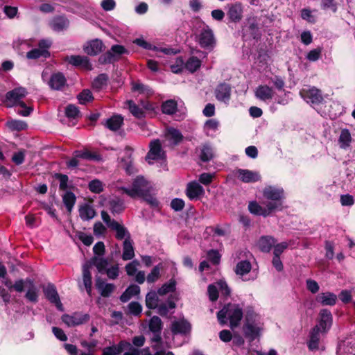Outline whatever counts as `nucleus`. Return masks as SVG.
Returning a JSON list of instances; mask_svg holds the SVG:
<instances>
[{"label":"nucleus","mask_w":355,"mask_h":355,"mask_svg":"<svg viewBox=\"0 0 355 355\" xmlns=\"http://www.w3.org/2000/svg\"><path fill=\"white\" fill-rule=\"evenodd\" d=\"M79 215L82 220H89L96 215L95 210L88 204H85L79 209Z\"/></svg>","instance_id":"nucleus-37"},{"label":"nucleus","mask_w":355,"mask_h":355,"mask_svg":"<svg viewBox=\"0 0 355 355\" xmlns=\"http://www.w3.org/2000/svg\"><path fill=\"white\" fill-rule=\"evenodd\" d=\"M79 103L85 105L94 100L92 93L89 89H83L77 96Z\"/></svg>","instance_id":"nucleus-51"},{"label":"nucleus","mask_w":355,"mask_h":355,"mask_svg":"<svg viewBox=\"0 0 355 355\" xmlns=\"http://www.w3.org/2000/svg\"><path fill=\"white\" fill-rule=\"evenodd\" d=\"M178 300V297L175 295H170L166 300V303H161L158 304L156 309H157V313L162 316H166L169 309H174L176 308L175 302Z\"/></svg>","instance_id":"nucleus-19"},{"label":"nucleus","mask_w":355,"mask_h":355,"mask_svg":"<svg viewBox=\"0 0 355 355\" xmlns=\"http://www.w3.org/2000/svg\"><path fill=\"white\" fill-rule=\"evenodd\" d=\"M104 125L112 131H117L123 125V117L120 114L113 115L107 119Z\"/></svg>","instance_id":"nucleus-25"},{"label":"nucleus","mask_w":355,"mask_h":355,"mask_svg":"<svg viewBox=\"0 0 355 355\" xmlns=\"http://www.w3.org/2000/svg\"><path fill=\"white\" fill-rule=\"evenodd\" d=\"M248 29L250 34L254 40L257 41L261 39V33L259 31V28L257 23L254 21L251 22L249 24Z\"/></svg>","instance_id":"nucleus-60"},{"label":"nucleus","mask_w":355,"mask_h":355,"mask_svg":"<svg viewBox=\"0 0 355 355\" xmlns=\"http://www.w3.org/2000/svg\"><path fill=\"white\" fill-rule=\"evenodd\" d=\"M50 55V52L46 49H33L26 53V58L31 60H36L41 57L48 58Z\"/></svg>","instance_id":"nucleus-38"},{"label":"nucleus","mask_w":355,"mask_h":355,"mask_svg":"<svg viewBox=\"0 0 355 355\" xmlns=\"http://www.w3.org/2000/svg\"><path fill=\"white\" fill-rule=\"evenodd\" d=\"M7 127L12 131H21L27 128V123L23 121L12 119L6 122Z\"/></svg>","instance_id":"nucleus-46"},{"label":"nucleus","mask_w":355,"mask_h":355,"mask_svg":"<svg viewBox=\"0 0 355 355\" xmlns=\"http://www.w3.org/2000/svg\"><path fill=\"white\" fill-rule=\"evenodd\" d=\"M50 25L53 31L60 32L68 28L69 21L68 19L64 16H58L53 19Z\"/></svg>","instance_id":"nucleus-26"},{"label":"nucleus","mask_w":355,"mask_h":355,"mask_svg":"<svg viewBox=\"0 0 355 355\" xmlns=\"http://www.w3.org/2000/svg\"><path fill=\"white\" fill-rule=\"evenodd\" d=\"M62 202L67 211L71 213L76 202V196L72 191H66L62 196Z\"/></svg>","instance_id":"nucleus-36"},{"label":"nucleus","mask_w":355,"mask_h":355,"mask_svg":"<svg viewBox=\"0 0 355 355\" xmlns=\"http://www.w3.org/2000/svg\"><path fill=\"white\" fill-rule=\"evenodd\" d=\"M227 17L230 22L238 23L243 17V8L240 3L227 4Z\"/></svg>","instance_id":"nucleus-12"},{"label":"nucleus","mask_w":355,"mask_h":355,"mask_svg":"<svg viewBox=\"0 0 355 355\" xmlns=\"http://www.w3.org/2000/svg\"><path fill=\"white\" fill-rule=\"evenodd\" d=\"M275 239L270 236H263L258 241V246L263 252H269L275 244Z\"/></svg>","instance_id":"nucleus-31"},{"label":"nucleus","mask_w":355,"mask_h":355,"mask_svg":"<svg viewBox=\"0 0 355 355\" xmlns=\"http://www.w3.org/2000/svg\"><path fill=\"white\" fill-rule=\"evenodd\" d=\"M148 184V182L143 176L139 175L134 179L131 189L121 187L120 190L131 198H135L143 196L144 193L150 190Z\"/></svg>","instance_id":"nucleus-3"},{"label":"nucleus","mask_w":355,"mask_h":355,"mask_svg":"<svg viewBox=\"0 0 355 355\" xmlns=\"http://www.w3.org/2000/svg\"><path fill=\"white\" fill-rule=\"evenodd\" d=\"M91 264H87L86 263L83 266V284L86 288L87 293L89 295L92 294V274L90 272Z\"/></svg>","instance_id":"nucleus-27"},{"label":"nucleus","mask_w":355,"mask_h":355,"mask_svg":"<svg viewBox=\"0 0 355 355\" xmlns=\"http://www.w3.org/2000/svg\"><path fill=\"white\" fill-rule=\"evenodd\" d=\"M102 40L94 39L88 41L83 46L85 53L90 56H94L101 53L105 49Z\"/></svg>","instance_id":"nucleus-13"},{"label":"nucleus","mask_w":355,"mask_h":355,"mask_svg":"<svg viewBox=\"0 0 355 355\" xmlns=\"http://www.w3.org/2000/svg\"><path fill=\"white\" fill-rule=\"evenodd\" d=\"M352 137L349 131L347 129H343L339 137V142L340 144V147L345 148L346 147L349 146V143L351 142Z\"/></svg>","instance_id":"nucleus-50"},{"label":"nucleus","mask_w":355,"mask_h":355,"mask_svg":"<svg viewBox=\"0 0 355 355\" xmlns=\"http://www.w3.org/2000/svg\"><path fill=\"white\" fill-rule=\"evenodd\" d=\"M80 114L77 106L69 104L65 107V115L67 118L76 119Z\"/></svg>","instance_id":"nucleus-56"},{"label":"nucleus","mask_w":355,"mask_h":355,"mask_svg":"<svg viewBox=\"0 0 355 355\" xmlns=\"http://www.w3.org/2000/svg\"><path fill=\"white\" fill-rule=\"evenodd\" d=\"M48 84L51 89L62 90L67 85V79L62 72L54 73L51 76Z\"/></svg>","instance_id":"nucleus-16"},{"label":"nucleus","mask_w":355,"mask_h":355,"mask_svg":"<svg viewBox=\"0 0 355 355\" xmlns=\"http://www.w3.org/2000/svg\"><path fill=\"white\" fill-rule=\"evenodd\" d=\"M43 293L45 297L51 303L55 305L60 311H63V305L60 301V296L55 286L52 283H48L43 286Z\"/></svg>","instance_id":"nucleus-6"},{"label":"nucleus","mask_w":355,"mask_h":355,"mask_svg":"<svg viewBox=\"0 0 355 355\" xmlns=\"http://www.w3.org/2000/svg\"><path fill=\"white\" fill-rule=\"evenodd\" d=\"M162 112L167 115H172L178 110V103L173 99L166 100L161 105Z\"/></svg>","instance_id":"nucleus-35"},{"label":"nucleus","mask_w":355,"mask_h":355,"mask_svg":"<svg viewBox=\"0 0 355 355\" xmlns=\"http://www.w3.org/2000/svg\"><path fill=\"white\" fill-rule=\"evenodd\" d=\"M320 320L319 325L320 329L322 332H327L331 328L333 322V316L331 311L327 309H322L319 313Z\"/></svg>","instance_id":"nucleus-15"},{"label":"nucleus","mask_w":355,"mask_h":355,"mask_svg":"<svg viewBox=\"0 0 355 355\" xmlns=\"http://www.w3.org/2000/svg\"><path fill=\"white\" fill-rule=\"evenodd\" d=\"M162 263H159L154 266L151 272L148 275L146 280L148 283L155 282L160 277V270L162 269Z\"/></svg>","instance_id":"nucleus-49"},{"label":"nucleus","mask_w":355,"mask_h":355,"mask_svg":"<svg viewBox=\"0 0 355 355\" xmlns=\"http://www.w3.org/2000/svg\"><path fill=\"white\" fill-rule=\"evenodd\" d=\"M263 196L266 199L270 200L267 203L273 205V211L282 209V201L285 198L284 191L282 188L267 186L263 190Z\"/></svg>","instance_id":"nucleus-2"},{"label":"nucleus","mask_w":355,"mask_h":355,"mask_svg":"<svg viewBox=\"0 0 355 355\" xmlns=\"http://www.w3.org/2000/svg\"><path fill=\"white\" fill-rule=\"evenodd\" d=\"M139 104L143 108V110L146 112V115H149L151 118L155 115L156 111L154 103L147 100H141Z\"/></svg>","instance_id":"nucleus-47"},{"label":"nucleus","mask_w":355,"mask_h":355,"mask_svg":"<svg viewBox=\"0 0 355 355\" xmlns=\"http://www.w3.org/2000/svg\"><path fill=\"white\" fill-rule=\"evenodd\" d=\"M171 331L173 335H187L191 331V324L184 318L175 320L171 323Z\"/></svg>","instance_id":"nucleus-11"},{"label":"nucleus","mask_w":355,"mask_h":355,"mask_svg":"<svg viewBox=\"0 0 355 355\" xmlns=\"http://www.w3.org/2000/svg\"><path fill=\"white\" fill-rule=\"evenodd\" d=\"M108 80L109 77L107 73H101L93 80L92 87L95 89L100 90L107 85Z\"/></svg>","instance_id":"nucleus-42"},{"label":"nucleus","mask_w":355,"mask_h":355,"mask_svg":"<svg viewBox=\"0 0 355 355\" xmlns=\"http://www.w3.org/2000/svg\"><path fill=\"white\" fill-rule=\"evenodd\" d=\"M300 96L309 104L318 105L324 101L322 91L315 86H307L300 91Z\"/></svg>","instance_id":"nucleus-5"},{"label":"nucleus","mask_w":355,"mask_h":355,"mask_svg":"<svg viewBox=\"0 0 355 355\" xmlns=\"http://www.w3.org/2000/svg\"><path fill=\"white\" fill-rule=\"evenodd\" d=\"M204 193L203 187L198 182L193 181L188 183L186 189V195L190 200L197 199L199 196L203 195Z\"/></svg>","instance_id":"nucleus-17"},{"label":"nucleus","mask_w":355,"mask_h":355,"mask_svg":"<svg viewBox=\"0 0 355 355\" xmlns=\"http://www.w3.org/2000/svg\"><path fill=\"white\" fill-rule=\"evenodd\" d=\"M184 65L188 71L194 73L201 67V60L196 56H192L188 59Z\"/></svg>","instance_id":"nucleus-45"},{"label":"nucleus","mask_w":355,"mask_h":355,"mask_svg":"<svg viewBox=\"0 0 355 355\" xmlns=\"http://www.w3.org/2000/svg\"><path fill=\"white\" fill-rule=\"evenodd\" d=\"M316 302L322 306H334L337 302V295L331 292L319 293L316 296Z\"/></svg>","instance_id":"nucleus-21"},{"label":"nucleus","mask_w":355,"mask_h":355,"mask_svg":"<svg viewBox=\"0 0 355 355\" xmlns=\"http://www.w3.org/2000/svg\"><path fill=\"white\" fill-rule=\"evenodd\" d=\"M71 315L73 317L72 318L76 326L86 323L90 319V316L89 314L82 313L80 312H76Z\"/></svg>","instance_id":"nucleus-52"},{"label":"nucleus","mask_w":355,"mask_h":355,"mask_svg":"<svg viewBox=\"0 0 355 355\" xmlns=\"http://www.w3.org/2000/svg\"><path fill=\"white\" fill-rule=\"evenodd\" d=\"M273 208L270 203H266V207H262L257 201L250 202L248 205V209L251 214L263 217H267L274 212Z\"/></svg>","instance_id":"nucleus-10"},{"label":"nucleus","mask_w":355,"mask_h":355,"mask_svg":"<svg viewBox=\"0 0 355 355\" xmlns=\"http://www.w3.org/2000/svg\"><path fill=\"white\" fill-rule=\"evenodd\" d=\"M26 89L22 87L15 88L6 94V100L17 105L20 99L26 96Z\"/></svg>","instance_id":"nucleus-24"},{"label":"nucleus","mask_w":355,"mask_h":355,"mask_svg":"<svg viewBox=\"0 0 355 355\" xmlns=\"http://www.w3.org/2000/svg\"><path fill=\"white\" fill-rule=\"evenodd\" d=\"M274 96L272 87L267 85H261L256 88L255 96L263 101L271 100Z\"/></svg>","instance_id":"nucleus-20"},{"label":"nucleus","mask_w":355,"mask_h":355,"mask_svg":"<svg viewBox=\"0 0 355 355\" xmlns=\"http://www.w3.org/2000/svg\"><path fill=\"white\" fill-rule=\"evenodd\" d=\"M153 349L156 350L153 354L150 353L148 347L144 349V355H175L171 351H166L163 348L158 349V347L157 345H153Z\"/></svg>","instance_id":"nucleus-63"},{"label":"nucleus","mask_w":355,"mask_h":355,"mask_svg":"<svg viewBox=\"0 0 355 355\" xmlns=\"http://www.w3.org/2000/svg\"><path fill=\"white\" fill-rule=\"evenodd\" d=\"M95 286L96 289L100 291L101 296L103 297H109L115 288L113 284H105L100 277L96 278Z\"/></svg>","instance_id":"nucleus-22"},{"label":"nucleus","mask_w":355,"mask_h":355,"mask_svg":"<svg viewBox=\"0 0 355 355\" xmlns=\"http://www.w3.org/2000/svg\"><path fill=\"white\" fill-rule=\"evenodd\" d=\"M150 150L148 152L146 159L150 164L148 159L158 160L164 158L165 153L162 150V144L159 139H154L149 144Z\"/></svg>","instance_id":"nucleus-8"},{"label":"nucleus","mask_w":355,"mask_h":355,"mask_svg":"<svg viewBox=\"0 0 355 355\" xmlns=\"http://www.w3.org/2000/svg\"><path fill=\"white\" fill-rule=\"evenodd\" d=\"M88 188L89 191L94 193H100L103 191V183L98 179H94L89 182Z\"/></svg>","instance_id":"nucleus-54"},{"label":"nucleus","mask_w":355,"mask_h":355,"mask_svg":"<svg viewBox=\"0 0 355 355\" xmlns=\"http://www.w3.org/2000/svg\"><path fill=\"white\" fill-rule=\"evenodd\" d=\"M87 264H91V267L94 266L96 267L98 271L100 273H104L108 266V261L107 259L103 258H99L97 257H93Z\"/></svg>","instance_id":"nucleus-32"},{"label":"nucleus","mask_w":355,"mask_h":355,"mask_svg":"<svg viewBox=\"0 0 355 355\" xmlns=\"http://www.w3.org/2000/svg\"><path fill=\"white\" fill-rule=\"evenodd\" d=\"M76 236L86 246L91 245L94 241V237L91 234H87L80 231L76 232Z\"/></svg>","instance_id":"nucleus-62"},{"label":"nucleus","mask_w":355,"mask_h":355,"mask_svg":"<svg viewBox=\"0 0 355 355\" xmlns=\"http://www.w3.org/2000/svg\"><path fill=\"white\" fill-rule=\"evenodd\" d=\"M232 87L230 84L221 83L215 89L216 98L222 102H228L231 98Z\"/></svg>","instance_id":"nucleus-14"},{"label":"nucleus","mask_w":355,"mask_h":355,"mask_svg":"<svg viewBox=\"0 0 355 355\" xmlns=\"http://www.w3.org/2000/svg\"><path fill=\"white\" fill-rule=\"evenodd\" d=\"M73 155L76 157L81 158L86 160H92L100 162L102 160V156L96 152H92L88 150H75Z\"/></svg>","instance_id":"nucleus-28"},{"label":"nucleus","mask_w":355,"mask_h":355,"mask_svg":"<svg viewBox=\"0 0 355 355\" xmlns=\"http://www.w3.org/2000/svg\"><path fill=\"white\" fill-rule=\"evenodd\" d=\"M162 327L163 322L158 316L154 315L150 319L148 328L152 333L162 332Z\"/></svg>","instance_id":"nucleus-44"},{"label":"nucleus","mask_w":355,"mask_h":355,"mask_svg":"<svg viewBox=\"0 0 355 355\" xmlns=\"http://www.w3.org/2000/svg\"><path fill=\"white\" fill-rule=\"evenodd\" d=\"M139 198H141L152 209H159V200L150 193V190L144 193L143 196H141Z\"/></svg>","instance_id":"nucleus-43"},{"label":"nucleus","mask_w":355,"mask_h":355,"mask_svg":"<svg viewBox=\"0 0 355 355\" xmlns=\"http://www.w3.org/2000/svg\"><path fill=\"white\" fill-rule=\"evenodd\" d=\"M3 283L10 291L15 290L18 293H22L24 291V281L23 279H19L12 284L10 279L6 278L3 281Z\"/></svg>","instance_id":"nucleus-34"},{"label":"nucleus","mask_w":355,"mask_h":355,"mask_svg":"<svg viewBox=\"0 0 355 355\" xmlns=\"http://www.w3.org/2000/svg\"><path fill=\"white\" fill-rule=\"evenodd\" d=\"M322 48L318 47L311 50L306 55V59L311 62L318 60L321 58Z\"/></svg>","instance_id":"nucleus-64"},{"label":"nucleus","mask_w":355,"mask_h":355,"mask_svg":"<svg viewBox=\"0 0 355 355\" xmlns=\"http://www.w3.org/2000/svg\"><path fill=\"white\" fill-rule=\"evenodd\" d=\"M213 157L214 155L211 147L209 144L203 145L200 154V160L203 162H207L210 161Z\"/></svg>","instance_id":"nucleus-48"},{"label":"nucleus","mask_w":355,"mask_h":355,"mask_svg":"<svg viewBox=\"0 0 355 355\" xmlns=\"http://www.w3.org/2000/svg\"><path fill=\"white\" fill-rule=\"evenodd\" d=\"M66 61L75 67H81L87 70H92V66L86 56L71 55L66 58Z\"/></svg>","instance_id":"nucleus-18"},{"label":"nucleus","mask_w":355,"mask_h":355,"mask_svg":"<svg viewBox=\"0 0 355 355\" xmlns=\"http://www.w3.org/2000/svg\"><path fill=\"white\" fill-rule=\"evenodd\" d=\"M130 112L137 119H143L146 117V112L143 110L139 104H136L132 100L126 102Z\"/></svg>","instance_id":"nucleus-30"},{"label":"nucleus","mask_w":355,"mask_h":355,"mask_svg":"<svg viewBox=\"0 0 355 355\" xmlns=\"http://www.w3.org/2000/svg\"><path fill=\"white\" fill-rule=\"evenodd\" d=\"M320 8L323 10H330L336 13L338 10V3L336 0H321Z\"/></svg>","instance_id":"nucleus-53"},{"label":"nucleus","mask_w":355,"mask_h":355,"mask_svg":"<svg viewBox=\"0 0 355 355\" xmlns=\"http://www.w3.org/2000/svg\"><path fill=\"white\" fill-rule=\"evenodd\" d=\"M233 173L235 177L244 183L256 182L261 180L258 172L248 169L237 168Z\"/></svg>","instance_id":"nucleus-7"},{"label":"nucleus","mask_w":355,"mask_h":355,"mask_svg":"<svg viewBox=\"0 0 355 355\" xmlns=\"http://www.w3.org/2000/svg\"><path fill=\"white\" fill-rule=\"evenodd\" d=\"M176 289V281L171 278L168 282L164 283L158 290L157 294L160 296L166 295L168 293L174 292Z\"/></svg>","instance_id":"nucleus-39"},{"label":"nucleus","mask_w":355,"mask_h":355,"mask_svg":"<svg viewBox=\"0 0 355 355\" xmlns=\"http://www.w3.org/2000/svg\"><path fill=\"white\" fill-rule=\"evenodd\" d=\"M157 292L150 291L146 296V306L149 309H155L158 306L159 297Z\"/></svg>","instance_id":"nucleus-40"},{"label":"nucleus","mask_w":355,"mask_h":355,"mask_svg":"<svg viewBox=\"0 0 355 355\" xmlns=\"http://www.w3.org/2000/svg\"><path fill=\"white\" fill-rule=\"evenodd\" d=\"M129 51L123 45H112L110 50L103 53L98 58L101 64H114L118 62L123 55H128Z\"/></svg>","instance_id":"nucleus-4"},{"label":"nucleus","mask_w":355,"mask_h":355,"mask_svg":"<svg viewBox=\"0 0 355 355\" xmlns=\"http://www.w3.org/2000/svg\"><path fill=\"white\" fill-rule=\"evenodd\" d=\"M243 331L245 337L249 339L250 342H252L259 336L260 329L255 324H244Z\"/></svg>","instance_id":"nucleus-29"},{"label":"nucleus","mask_w":355,"mask_h":355,"mask_svg":"<svg viewBox=\"0 0 355 355\" xmlns=\"http://www.w3.org/2000/svg\"><path fill=\"white\" fill-rule=\"evenodd\" d=\"M198 43L203 49H212L215 45V39L211 29L208 26L203 28L198 36Z\"/></svg>","instance_id":"nucleus-9"},{"label":"nucleus","mask_w":355,"mask_h":355,"mask_svg":"<svg viewBox=\"0 0 355 355\" xmlns=\"http://www.w3.org/2000/svg\"><path fill=\"white\" fill-rule=\"evenodd\" d=\"M207 257L214 265L216 266L220 263L221 255L217 250H209L207 253Z\"/></svg>","instance_id":"nucleus-58"},{"label":"nucleus","mask_w":355,"mask_h":355,"mask_svg":"<svg viewBox=\"0 0 355 355\" xmlns=\"http://www.w3.org/2000/svg\"><path fill=\"white\" fill-rule=\"evenodd\" d=\"M25 297L31 302L37 303L38 302V293L36 286H29Z\"/></svg>","instance_id":"nucleus-59"},{"label":"nucleus","mask_w":355,"mask_h":355,"mask_svg":"<svg viewBox=\"0 0 355 355\" xmlns=\"http://www.w3.org/2000/svg\"><path fill=\"white\" fill-rule=\"evenodd\" d=\"M107 206L111 213L114 215L122 213L125 209L123 200L119 197L110 199L107 202Z\"/></svg>","instance_id":"nucleus-23"},{"label":"nucleus","mask_w":355,"mask_h":355,"mask_svg":"<svg viewBox=\"0 0 355 355\" xmlns=\"http://www.w3.org/2000/svg\"><path fill=\"white\" fill-rule=\"evenodd\" d=\"M54 178L60 181V190L66 191L68 188H69L68 186V175L62 173H56L54 174Z\"/></svg>","instance_id":"nucleus-55"},{"label":"nucleus","mask_w":355,"mask_h":355,"mask_svg":"<svg viewBox=\"0 0 355 355\" xmlns=\"http://www.w3.org/2000/svg\"><path fill=\"white\" fill-rule=\"evenodd\" d=\"M168 135L170 136V139L173 140V144L177 145L183 140V135L177 129L171 128L168 130Z\"/></svg>","instance_id":"nucleus-57"},{"label":"nucleus","mask_w":355,"mask_h":355,"mask_svg":"<svg viewBox=\"0 0 355 355\" xmlns=\"http://www.w3.org/2000/svg\"><path fill=\"white\" fill-rule=\"evenodd\" d=\"M252 268L251 263L249 261H239L234 269V272L236 275L243 276L248 274Z\"/></svg>","instance_id":"nucleus-41"},{"label":"nucleus","mask_w":355,"mask_h":355,"mask_svg":"<svg viewBox=\"0 0 355 355\" xmlns=\"http://www.w3.org/2000/svg\"><path fill=\"white\" fill-rule=\"evenodd\" d=\"M117 354H121L125 349H130L133 347L131 344L125 340H121L117 345H112Z\"/></svg>","instance_id":"nucleus-61"},{"label":"nucleus","mask_w":355,"mask_h":355,"mask_svg":"<svg viewBox=\"0 0 355 355\" xmlns=\"http://www.w3.org/2000/svg\"><path fill=\"white\" fill-rule=\"evenodd\" d=\"M243 318V308L239 304L229 302L217 313V318L220 324L225 325L230 322L231 329L239 326Z\"/></svg>","instance_id":"nucleus-1"},{"label":"nucleus","mask_w":355,"mask_h":355,"mask_svg":"<svg viewBox=\"0 0 355 355\" xmlns=\"http://www.w3.org/2000/svg\"><path fill=\"white\" fill-rule=\"evenodd\" d=\"M134 257L135 252L132 241L129 239H125L123 244L122 259L127 261L132 259Z\"/></svg>","instance_id":"nucleus-33"}]
</instances>
